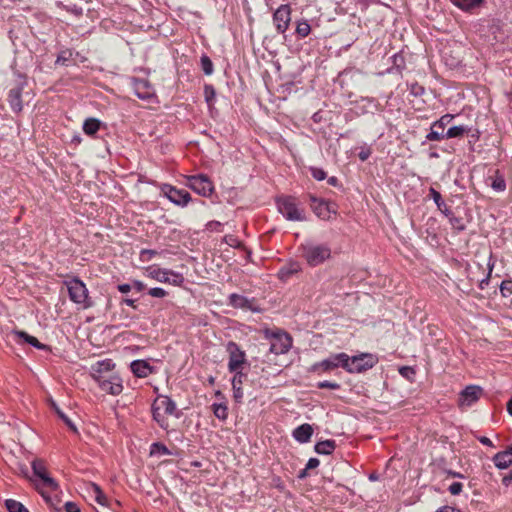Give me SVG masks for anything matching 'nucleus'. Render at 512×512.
<instances>
[{
	"mask_svg": "<svg viewBox=\"0 0 512 512\" xmlns=\"http://www.w3.org/2000/svg\"><path fill=\"white\" fill-rule=\"evenodd\" d=\"M68 290L69 298L72 302L79 305L82 309L90 308L93 303L88 296V289L86 285L78 278H72L65 281Z\"/></svg>",
	"mask_w": 512,
	"mask_h": 512,
	"instance_id": "1",
	"label": "nucleus"
},
{
	"mask_svg": "<svg viewBox=\"0 0 512 512\" xmlns=\"http://www.w3.org/2000/svg\"><path fill=\"white\" fill-rule=\"evenodd\" d=\"M152 411H153V418L157 421V423L162 428H166L168 426L166 415H174L175 414L176 404L168 396L161 395L155 399V401L152 405Z\"/></svg>",
	"mask_w": 512,
	"mask_h": 512,
	"instance_id": "2",
	"label": "nucleus"
},
{
	"mask_svg": "<svg viewBox=\"0 0 512 512\" xmlns=\"http://www.w3.org/2000/svg\"><path fill=\"white\" fill-rule=\"evenodd\" d=\"M278 211L289 221H304L306 219L303 209L295 198L290 196L280 197L277 200Z\"/></svg>",
	"mask_w": 512,
	"mask_h": 512,
	"instance_id": "3",
	"label": "nucleus"
},
{
	"mask_svg": "<svg viewBox=\"0 0 512 512\" xmlns=\"http://www.w3.org/2000/svg\"><path fill=\"white\" fill-rule=\"evenodd\" d=\"M32 469L34 472V475L37 476L40 480V483L37 484V489H39L42 496L46 499V501L49 500L48 496L46 495L44 489H49L51 491H55L58 489L57 482L51 478L46 470V466L43 460L41 459H35L32 462Z\"/></svg>",
	"mask_w": 512,
	"mask_h": 512,
	"instance_id": "4",
	"label": "nucleus"
},
{
	"mask_svg": "<svg viewBox=\"0 0 512 512\" xmlns=\"http://www.w3.org/2000/svg\"><path fill=\"white\" fill-rule=\"evenodd\" d=\"M303 257L311 266H317L329 259L331 249L325 244H306L302 246Z\"/></svg>",
	"mask_w": 512,
	"mask_h": 512,
	"instance_id": "5",
	"label": "nucleus"
},
{
	"mask_svg": "<svg viewBox=\"0 0 512 512\" xmlns=\"http://www.w3.org/2000/svg\"><path fill=\"white\" fill-rule=\"evenodd\" d=\"M378 362V358L370 353H362L350 357L348 355L347 366L345 370L349 373H361L368 369H371Z\"/></svg>",
	"mask_w": 512,
	"mask_h": 512,
	"instance_id": "6",
	"label": "nucleus"
},
{
	"mask_svg": "<svg viewBox=\"0 0 512 512\" xmlns=\"http://www.w3.org/2000/svg\"><path fill=\"white\" fill-rule=\"evenodd\" d=\"M146 271L149 277L162 283H169L174 286H180L184 281L182 274L172 270L162 269L157 266H150L146 269Z\"/></svg>",
	"mask_w": 512,
	"mask_h": 512,
	"instance_id": "7",
	"label": "nucleus"
},
{
	"mask_svg": "<svg viewBox=\"0 0 512 512\" xmlns=\"http://www.w3.org/2000/svg\"><path fill=\"white\" fill-rule=\"evenodd\" d=\"M226 351L229 355L228 369L230 372H242L243 366L246 364V354L239 345L233 341H229L226 345Z\"/></svg>",
	"mask_w": 512,
	"mask_h": 512,
	"instance_id": "8",
	"label": "nucleus"
},
{
	"mask_svg": "<svg viewBox=\"0 0 512 512\" xmlns=\"http://www.w3.org/2000/svg\"><path fill=\"white\" fill-rule=\"evenodd\" d=\"M96 382L100 389L111 395H119L123 391L122 379L117 373L102 376L96 374Z\"/></svg>",
	"mask_w": 512,
	"mask_h": 512,
	"instance_id": "9",
	"label": "nucleus"
},
{
	"mask_svg": "<svg viewBox=\"0 0 512 512\" xmlns=\"http://www.w3.org/2000/svg\"><path fill=\"white\" fill-rule=\"evenodd\" d=\"M186 185L204 197L210 196L214 190L212 181L204 174L188 176Z\"/></svg>",
	"mask_w": 512,
	"mask_h": 512,
	"instance_id": "10",
	"label": "nucleus"
},
{
	"mask_svg": "<svg viewBox=\"0 0 512 512\" xmlns=\"http://www.w3.org/2000/svg\"><path fill=\"white\" fill-rule=\"evenodd\" d=\"M310 205L313 212L323 220H329L337 212L335 203L314 196H310Z\"/></svg>",
	"mask_w": 512,
	"mask_h": 512,
	"instance_id": "11",
	"label": "nucleus"
},
{
	"mask_svg": "<svg viewBox=\"0 0 512 512\" xmlns=\"http://www.w3.org/2000/svg\"><path fill=\"white\" fill-rule=\"evenodd\" d=\"M348 354L342 352L331 355L329 358L324 359L318 363H315L312 367L314 371L327 372L338 367L345 369L347 366Z\"/></svg>",
	"mask_w": 512,
	"mask_h": 512,
	"instance_id": "12",
	"label": "nucleus"
},
{
	"mask_svg": "<svg viewBox=\"0 0 512 512\" xmlns=\"http://www.w3.org/2000/svg\"><path fill=\"white\" fill-rule=\"evenodd\" d=\"M292 345L290 335L283 331H278L272 334L270 352L276 355L285 354L289 351Z\"/></svg>",
	"mask_w": 512,
	"mask_h": 512,
	"instance_id": "13",
	"label": "nucleus"
},
{
	"mask_svg": "<svg viewBox=\"0 0 512 512\" xmlns=\"http://www.w3.org/2000/svg\"><path fill=\"white\" fill-rule=\"evenodd\" d=\"M291 21V8L283 4L273 14V23L278 33L283 34L289 27Z\"/></svg>",
	"mask_w": 512,
	"mask_h": 512,
	"instance_id": "14",
	"label": "nucleus"
},
{
	"mask_svg": "<svg viewBox=\"0 0 512 512\" xmlns=\"http://www.w3.org/2000/svg\"><path fill=\"white\" fill-rule=\"evenodd\" d=\"M454 116L451 114L443 115L439 120L431 125V131L426 135L428 141H440L446 136L445 128L453 120Z\"/></svg>",
	"mask_w": 512,
	"mask_h": 512,
	"instance_id": "15",
	"label": "nucleus"
},
{
	"mask_svg": "<svg viewBox=\"0 0 512 512\" xmlns=\"http://www.w3.org/2000/svg\"><path fill=\"white\" fill-rule=\"evenodd\" d=\"M162 191L171 202L180 206H186L191 199L186 190H180L171 185H164Z\"/></svg>",
	"mask_w": 512,
	"mask_h": 512,
	"instance_id": "16",
	"label": "nucleus"
},
{
	"mask_svg": "<svg viewBox=\"0 0 512 512\" xmlns=\"http://www.w3.org/2000/svg\"><path fill=\"white\" fill-rule=\"evenodd\" d=\"M481 393H482V389L479 386H475V385L467 386L460 393L459 405L460 406H471L479 399Z\"/></svg>",
	"mask_w": 512,
	"mask_h": 512,
	"instance_id": "17",
	"label": "nucleus"
},
{
	"mask_svg": "<svg viewBox=\"0 0 512 512\" xmlns=\"http://www.w3.org/2000/svg\"><path fill=\"white\" fill-rule=\"evenodd\" d=\"M229 305L233 308L257 311L254 299H249L243 295L233 293L229 296Z\"/></svg>",
	"mask_w": 512,
	"mask_h": 512,
	"instance_id": "18",
	"label": "nucleus"
},
{
	"mask_svg": "<svg viewBox=\"0 0 512 512\" xmlns=\"http://www.w3.org/2000/svg\"><path fill=\"white\" fill-rule=\"evenodd\" d=\"M133 87L135 94L139 99L149 100L155 96V90L147 80H136Z\"/></svg>",
	"mask_w": 512,
	"mask_h": 512,
	"instance_id": "19",
	"label": "nucleus"
},
{
	"mask_svg": "<svg viewBox=\"0 0 512 512\" xmlns=\"http://www.w3.org/2000/svg\"><path fill=\"white\" fill-rule=\"evenodd\" d=\"M24 83H20L18 86L11 88L8 94V102L11 109L14 112H21L23 109L22 104V90Z\"/></svg>",
	"mask_w": 512,
	"mask_h": 512,
	"instance_id": "20",
	"label": "nucleus"
},
{
	"mask_svg": "<svg viewBox=\"0 0 512 512\" xmlns=\"http://www.w3.org/2000/svg\"><path fill=\"white\" fill-rule=\"evenodd\" d=\"M11 336L14 338V340H16V341L23 340L24 342L34 346L37 349H40V350L48 349L47 345L40 343L36 337L31 336L24 331L14 330L11 332Z\"/></svg>",
	"mask_w": 512,
	"mask_h": 512,
	"instance_id": "21",
	"label": "nucleus"
},
{
	"mask_svg": "<svg viewBox=\"0 0 512 512\" xmlns=\"http://www.w3.org/2000/svg\"><path fill=\"white\" fill-rule=\"evenodd\" d=\"M493 462L498 469H506L512 465V445L505 451L498 452L493 457Z\"/></svg>",
	"mask_w": 512,
	"mask_h": 512,
	"instance_id": "22",
	"label": "nucleus"
},
{
	"mask_svg": "<svg viewBox=\"0 0 512 512\" xmlns=\"http://www.w3.org/2000/svg\"><path fill=\"white\" fill-rule=\"evenodd\" d=\"M114 364L111 360L99 361L91 368V376L96 381V374H100L102 376L110 375L111 373H115L113 371Z\"/></svg>",
	"mask_w": 512,
	"mask_h": 512,
	"instance_id": "23",
	"label": "nucleus"
},
{
	"mask_svg": "<svg viewBox=\"0 0 512 512\" xmlns=\"http://www.w3.org/2000/svg\"><path fill=\"white\" fill-rule=\"evenodd\" d=\"M135 376L145 378L152 373V367L144 360H135L130 365Z\"/></svg>",
	"mask_w": 512,
	"mask_h": 512,
	"instance_id": "24",
	"label": "nucleus"
},
{
	"mask_svg": "<svg viewBox=\"0 0 512 512\" xmlns=\"http://www.w3.org/2000/svg\"><path fill=\"white\" fill-rule=\"evenodd\" d=\"M313 429L310 424H302L293 431V437L300 443H306L310 440Z\"/></svg>",
	"mask_w": 512,
	"mask_h": 512,
	"instance_id": "25",
	"label": "nucleus"
},
{
	"mask_svg": "<svg viewBox=\"0 0 512 512\" xmlns=\"http://www.w3.org/2000/svg\"><path fill=\"white\" fill-rule=\"evenodd\" d=\"M244 376L242 372H237L232 379L233 397L238 402L243 398L242 383Z\"/></svg>",
	"mask_w": 512,
	"mask_h": 512,
	"instance_id": "26",
	"label": "nucleus"
},
{
	"mask_svg": "<svg viewBox=\"0 0 512 512\" xmlns=\"http://www.w3.org/2000/svg\"><path fill=\"white\" fill-rule=\"evenodd\" d=\"M301 267L300 264L297 262H290L283 266L279 272L278 276L281 280H287L290 276L293 274H296L300 271Z\"/></svg>",
	"mask_w": 512,
	"mask_h": 512,
	"instance_id": "27",
	"label": "nucleus"
},
{
	"mask_svg": "<svg viewBox=\"0 0 512 512\" xmlns=\"http://www.w3.org/2000/svg\"><path fill=\"white\" fill-rule=\"evenodd\" d=\"M89 492L91 494V497H93V499L98 504H100L103 508H106L107 498H106L105 494L103 493V491L101 490V488L97 484L91 483L89 486Z\"/></svg>",
	"mask_w": 512,
	"mask_h": 512,
	"instance_id": "28",
	"label": "nucleus"
},
{
	"mask_svg": "<svg viewBox=\"0 0 512 512\" xmlns=\"http://www.w3.org/2000/svg\"><path fill=\"white\" fill-rule=\"evenodd\" d=\"M335 447L336 445L334 440H325L318 442L315 445V451L318 454L329 455L334 451Z\"/></svg>",
	"mask_w": 512,
	"mask_h": 512,
	"instance_id": "29",
	"label": "nucleus"
},
{
	"mask_svg": "<svg viewBox=\"0 0 512 512\" xmlns=\"http://www.w3.org/2000/svg\"><path fill=\"white\" fill-rule=\"evenodd\" d=\"M484 0H451V2L464 11L479 7Z\"/></svg>",
	"mask_w": 512,
	"mask_h": 512,
	"instance_id": "30",
	"label": "nucleus"
},
{
	"mask_svg": "<svg viewBox=\"0 0 512 512\" xmlns=\"http://www.w3.org/2000/svg\"><path fill=\"white\" fill-rule=\"evenodd\" d=\"M100 121L96 118H88L83 124V131L88 136H93L100 128Z\"/></svg>",
	"mask_w": 512,
	"mask_h": 512,
	"instance_id": "31",
	"label": "nucleus"
},
{
	"mask_svg": "<svg viewBox=\"0 0 512 512\" xmlns=\"http://www.w3.org/2000/svg\"><path fill=\"white\" fill-rule=\"evenodd\" d=\"M469 130L470 129L468 127L463 126V125L453 126V127H450L447 130L445 138H447V139H450V138H461L466 133H468Z\"/></svg>",
	"mask_w": 512,
	"mask_h": 512,
	"instance_id": "32",
	"label": "nucleus"
},
{
	"mask_svg": "<svg viewBox=\"0 0 512 512\" xmlns=\"http://www.w3.org/2000/svg\"><path fill=\"white\" fill-rule=\"evenodd\" d=\"M51 405H52V408L55 410V412L57 413V415L59 416V418L69 427V429L71 431H73L74 433H77L78 430L75 426V424L70 420V418L68 416H66L61 410L60 408L57 406V404L55 402H51Z\"/></svg>",
	"mask_w": 512,
	"mask_h": 512,
	"instance_id": "33",
	"label": "nucleus"
},
{
	"mask_svg": "<svg viewBox=\"0 0 512 512\" xmlns=\"http://www.w3.org/2000/svg\"><path fill=\"white\" fill-rule=\"evenodd\" d=\"M212 408L214 415L218 419L225 420L228 417V408L224 403H214Z\"/></svg>",
	"mask_w": 512,
	"mask_h": 512,
	"instance_id": "34",
	"label": "nucleus"
},
{
	"mask_svg": "<svg viewBox=\"0 0 512 512\" xmlns=\"http://www.w3.org/2000/svg\"><path fill=\"white\" fill-rule=\"evenodd\" d=\"M5 505L9 512H29L22 503L13 499L6 500Z\"/></svg>",
	"mask_w": 512,
	"mask_h": 512,
	"instance_id": "35",
	"label": "nucleus"
},
{
	"mask_svg": "<svg viewBox=\"0 0 512 512\" xmlns=\"http://www.w3.org/2000/svg\"><path fill=\"white\" fill-rule=\"evenodd\" d=\"M310 31H311V27L307 21H301L297 24L296 33L300 37L304 38V37L308 36L310 34Z\"/></svg>",
	"mask_w": 512,
	"mask_h": 512,
	"instance_id": "36",
	"label": "nucleus"
},
{
	"mask_svg": "<svg viewBox=\"0 0 512 512\" xmlns=\"http://www.w3.org/2000/svg\"><path fill=\"white\" fill-rule=\"evenodd\" d=\"M201 67H202V70L203 72L206 74V75H211L213 73V64H212V61L210 60V58L206 55H203L201 57Z\"/></svg>",
	"mask_w": 512,
	"mask_h": 512,
	"instance_id": "37",
	"label": "nucleus"
},
{
	"mask_svg": "<svg viewBox=\"0 0 512 512\" xmlns=\"http://www.w3.org/2000/svg\"><path fill=\"white\" fill-rule=\"evenodd\" d=\"M150 454L151 455H154V454L169 455L170 452H169V450L167 449L166 446H164V445H162L160 443H154L151 446Z\"/></svg>",
	"mask_w": 512,
	"mask_h": 512,
	"instance_id": "38",
	"label": "nucleus"
},
{
	"mask_svg": "<svg viewBox=\"0 0 512 512\" xmlns=\"http://www.w3.org/2000/svg\"><path fill=\"white\" fill-rule=\"evenodd\" d=\"M429 194L439 209H442V206H445L442 196L437 190L431 187L429 189Z\"/></svg>",
	"mask_w": 512,
	"mask_h": 512,
	"instance_id": "39",
	"label": "nucleus"
},
{
	"mask_svg": "<svg viewBox=\"0 0 512 512\" xmlns=\"http://www.w3.org/2000/svg\"><path fill=\"white\" fill-rule=\"evenodd\" d=\"M55 512H81V511L75 503L66 502L62 508L55 509Z\"/></svg>",
	"mask_w": 512,
	"mask_h": 512,
	"instance_id": "40",
	"label": "nucleus"
},
{
	"mask_svg": "<svg viewBox=\"0 0 512 512\" xmlns=\"http://www.w3.org/2000/svg\"><path fill=\"white\" fill-rule=\"evenodd\" d=\"M399 373L401 376L411 380L415 376V371L413 368L409 366H402L399 368Z\"/></svg>",
	"mask_w": 512,
	"mask_h": 512,
	"instance_id": "41",
	"label": "nucleus"
},
{
	"mask_svg": "<svg viewBox=\"0 0 512 512\" xmlns=\"http://www.w3.org/2000/svg\"><path fill=\"white\" fill-rule=\"evenodd\" d=\"M71 55L70 51H62L56 59V64L65 65L69 61Z\"/></svg>",
	"mask_w": 512,
	"mask_h": 512,
	"instance_id": "42",
	"label": "nucleus"
},
{
	"mask_svg": "<svg viewBox=\"0 0 512 512\" xmlns=\"http://www.w3.org/2000/svg\"><path fill=\"white\" fill-rule=\"evenodd\" d=\"M148 294L152 297L163 298L167 295V292L163 288L155 287L149 289Z\"/></svg>",
	"mask_w": 512,
	"mask_h": 512,
	"instance_id": "43",
	"label": "nucleus"
},
{
	"mask_svg": "<svg viewBox=\"0 0 512 512\" xmlns=\"http://www.w3.org/2000/svg\"><path fill=\"white\" fill-rule=\"evenodd\" d=\"M205 92V99L208 104L212 102V100L215 98V90L211 85H206L204 88Z\"/></svg>",
	"mask_w": 512,
	"mask_h": 512,
	"instance_id": "44",
	"label": "nucleus"
},
{
	"mask_svg": "<svg viewBox=\"0 0 512 512\" xmlns=\"http://www.w3.org/2000/svg\"><path fill=\"white\" fill-rule=\"evenodd\" d=\"M317 387L320 389L328 388V389L336 390V389L340 388V385L336 382L321 381L317 384Z\"/></svg>",
	"mask_w": 512,
	"mask_h": 512,
	"instance_id": "45",
	"label": "nucleus"
},
{
	"mask_svg": "<svg viewBox=\"0 0 512 512\" xmlns=\"http://www.w3.org/2000/svg\"><path fill=\"white\" fill-rule=\"evenodd\" d=\"M462 487H463L462 483H460V482H453L449 486L448 490H449V492L452 495H459L461 493V491H462Z\"/></svg>",
	"mask_w": 512,
	"mask_h": 512,
	"instance_id": "46",
	"label": "nucleus"
},
{
	"mask_svg": "<svg viewBox=\"0 0 512 512\" xmlns=\"http://www.w3.org/2000/svg\"><path fill=\"white\" fill-rule=\"evenodd\" d=\"M156 254L157 252L155 250L143 249L140 253V256L142 260L149 261Z\"/></svg>",
	"mask_w": 512,
	"mask_h": 512,
	"instance_id": "47",
	"label": "nucleus"
},
{
	"mask_svg": "<svg viewBox=\"0 0 512 512\" xmlns=\"http://www.w3.org/2000/svg\"><path fill=\"white\" fill-rule=\"evenodd\" d=\"M512 282L511 281H504L502 282L501 286H500V289H501V292L504 296H506V293L505 291H508L510 294L512 293Z\"/></svg>",
	"mask_w": 512,
	"mask_h": 512,
	"instance_id": "48",
	"label": "nucleus"
},
{
	"mask_svg": "<svg viewBox=\"0 0 512 512\" xmlns=\"http://www.w3.org/2000/svg\"><path fill=\"white\" fill-rule=\"evenodd\" d=\"M370 155H371V150L369 148L361 149V151L358 154L361 161L367 160L370 157Z\"/></svg>",
	"mask_w": 512,
	"mask_h": 512,
	"instance_id": "49",
	"label": "nucleus"
},
{
	"mask_svg": "<svg viewBox=\"0 0 512 512\" xmlns=\"http://www.w3.org/2000/svg\"><path fill=\"white\" fill-rule=\"evenodd\" d=\"M312 174L317 180H324L326 177V173L321 169H313Z\"/></svg>",
	"mask_w": 512,
	"mask_h": 512,
	"instance_id": "50",
	"label": "nucleus"
},
{
	"mask_svg": "<svg viewBox=\"0 0 512 512\" xmlns=\"http://www.w3.org/2000/svg\"><path fill=\"white\" fill-rule=\"evenodd\" d=\"M319 463L317 458H310L306 464V469H315L319 466Z\"/></svg>",
	"mask_w": 512,
	"mask_h": 512,
	"instance_id": "51",
	"label": "nucleus"
},
{
	"mask_svg": "<svg viewBox=\"0 0 512 512\" xmlns=\"http://www.w3.org/2000/svg\"><path fill=\"white\" fill-rule=\"evenodd\" d=\"M225 241L230 246L236 247L239 244V241L232 235L225 236Z\"/></svg>",
	"mask_w": 512,
	"mask_h": 512,
	"instance_id": "52",
	"label": "nucleus"
},
{
	"mask_svg": "<svg viewBox=\"0 0 512 512\" xmlns=\"http://www.w3.org/2000/svg\"><path fill=\"white\" fill-rule=\"evenodd\" d=\"M131 286L138 292H141L145 289V284L139 280H134Z\"/></svg>",
	"mask_w": 512,
	"mask_h": 512,
	"instance_id": "53",
	"label": "nucleus"
},
{
	"mask_svg": "<svg viewBox=\"0 0 512 512\" xmlns=\"http://www.w3.org/2000/svg\"><path fill=\"white\" fill-rule=\"evenodd\" d=\"M436 512H462V511L455 507L443 506V507L439 508Z\"/></svg>",
	"mask_w": 512,
	"mask_h": 512,
	"instance_id": "54",
	"label": "nucleus"
},
{
	"mask_svg": "<svg viewBox=\"0 0 512 512\" xmlns=\"http://www.w3.org/2000/svg\"><path fill=\"white\" fill-rule=\"evenodd\" d=\"M502 483L505 486H510L512 484V470L509 472V474L503 477Z\"/></svg>",
	"mask_w": 512,
	"mask_h": 512,
	"instance_id": "55",
	"label": "nucleus"
},
{
	"mask_svg": "<svg viewBox=\"0 0 512 512\" xmlns=\"http://www.w3.org/2000/svg\"><path fill=\"white\" fill-rule=\"evenodd\" d=\"M132 286L130 284H120L118 285V290L121 293H127L131 290Z\"/></svg>",
	"mask_w": 512,
	"mask_h": 512,
	"instance_id": "56",
	"label": "nucleus"
},
{
	"mask_svg": "<svg viewBox=\"0 0 512 512\" xmlns=\"http://www.w3.org/2000/svg\"><path fill=\"white\" fill-rule=\"evenodd\" d=\"M493 188L496 190H504L505 189V183L503 180L501 181H494Z\"/></svg>",
	"mask_w": 512,
	"mask_h": 512,
	"instance_id": "57",
	"label": "nucleus"
},
{
	"mask_svg": "<svg viewBox=\"0 0 512 512\" xmlns=\"http://www.w3.org/2000/svg\"><path fill=\"white\" fill-rule=\"evenodd\" d=\"M479 441H480L482 444L486 445V446H491V447L493 446L492 441H491L488 437H486V436L480 437V438H479Z\"/></svg>",
	"mask_w": 512,
	"mask_h": 512,
	"instance_id": "58",
	"label": "nucleus"
},
{
	"mask_svg": "<svg viewBox=\"0 0 512 512\" xmlns=\"http://www.w3.org/2000/svg\"><path fill=\"white\" fill-rule=\"evenodd\" d=\"M123 302L134 309L137 308V306L135 305V300L133 299H124Z\"/></svg>",
	"mask_w": 512,
	"mask_h": 512,
	"instance_id": "59",
	"label": "nucleus"
},
{
	"mask_svg": "<svg viewBox=\"0 0 512 512\" xmlns=\"http://www.w3.org/2000/svg\"><path fill=\"white\" fill-rule=\"evenodd\" d=\"M507 411L512 416V398L507 403Z\"/></svg>",
	"mask_w": 512,
	"mask_h": 512,
	"instance_id": "60",
	"label": "nucleus"
},
{
	"mask_svg": "<svg viewBox=\"0 0 512 512\" xmlns=\"http://www.w3.org/2000/svg\"><path fill=\"white\" fill-rule=\"evenodd\" d=\"M307 470H308V469H306V468H305L304 470L300 471V473H299V478H304V477L306 476V471H307Z\"/></svg>",
	"mask_w": 512,
	"mask_h": 512,
	"instance_id": "61",
	"label": "nucleus"
},
{
	"mask_svg": "<svg viewBox=\"0 0 512 512\" xmlns=\"http://www.w3.org/2000/svg\"><path fill=\"white\" fill-rule=\"evenodd\" d=\"M449 474L453 477H462V475L460 473H456V472H449Z\"/></svg>",
	"mask_w": 512,
	"mask_h": 512,
	"instance_id": "62",
	"label": "nucleus"
}]
</instances>
